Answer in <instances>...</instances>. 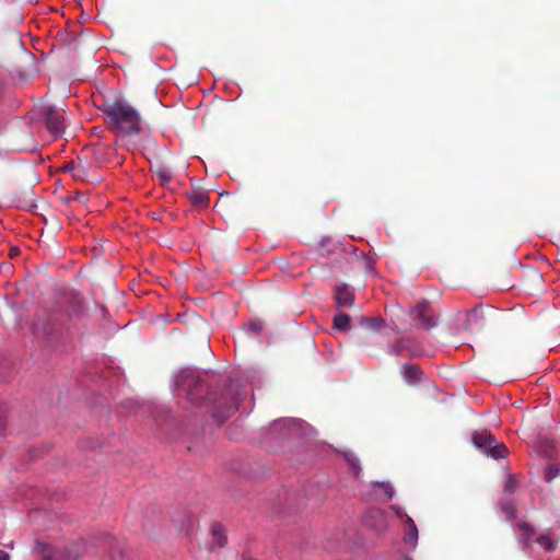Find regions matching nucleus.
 I'll return each mask as SVG.
<instances>
[{"instance_id": "f257e3e1", "label": "nucleus", "mask_w": 560, "mask_h": 560, "mask_svg": "<svg viewBox=\"0 0 560 560\" xmlns=\"http://www.w3.org/2000/svg\"><path fill=\"white\" fill-rule=\"evenodd\" d=\"M105 116V122L117 138L124 140L135 137L142 131L141 116L139 112L125 98L118 97L105 100L100 106Z\"/></svg>"}, {"instance_id": "f03ea898", "label": "nucleus", "mask_w": 560, "mask_h": 560, "mask_svg": "<svg viewBox=\"0 0 560 560\" xmlns=\"http://www.w3.org/2000/svg\"><path fill=\"white\" fill-rule=\"evenodd\" d=\"M243 397L240 386L233 381H229L225 390L220 398L212 400V417L218 421H223L231 417L237 409Z\"/></svg>"}, {"instance_id": "7ed1b4c3", "label": "nucleus", "mask_w": 560, "mask_h": 560, "mask_svg": "<svg viewBox=\"0 0 560 560\" xmlns=\"http://www.w3.org/2000/svg\"><path fill=\"white\" fill-rule=\"evenodd\" d=\"M176 386L184 390L189 401L200 405L203 400L210 399L208 384L199 375L191 371H184L176 377Z\"/></svg>"}, {"instance_id": "20e7f679", "label": "nucleus", "mask_w": 560, "mask_h": 560, "mask_svg": "<svg viewBox=\"0 0 560 560\" xmlns=\"http://www.w3.org/2000/svg\"><path fill=\"white\" fill-rule=\"evenodd\" d=\"M472 443L478 450L494 459L502 458L506 452V447L502 443H498L495 436L491 432H475L472 435Z\"/></svg>"}, {"instance_id": "39448f33", "label": "nucleus", "mask_w": 560, "mask_h": 560, "mask_svg": "<svg viewBox=\"0 0 560 560\" xmlns=\"http://www.w3.org/2000/svg\"><path fill=\"white\" fill-rule=\"evenodd\" d=\"M464 328L470 334H478L482 331L494 314L490 310L483 308L481 305L475 306L467 311Z\"/></svg>"}, {"instance_id": "423d86ee", "label": "nucleus", "mask_w": 560, "mask_h": 560, "mask_svg": "<svg viewBox=\"0 0 560 560\" xmlns=\"http://www.w3.org/2000/svg\"><path fill=\"white\" fill-rule=\"evenodd\" d=\"M43 114L45 116V125L50 135L55 138H59L65 131V118L59 110L52 106L43 107Z\"/></svg>"}, {"instance_id": "0eeeda50", "label": "nucleus", "mask_w": 560, "mask_h": 560, "mask_svg": "<svg viewBox=\"0 0 560 560\" xmlns=\"http://www.w3.org/2000/svg\"><path fill=\"white\" fill-rule=\"evenodd\" d=\"M413 319L418 320L420 326L430 330L436 326L434 313L428 302L418 303L412 310Z\"/></svg>"}, {"instance_id": "6e6552de", "label": "nucleus", "mask_w": 560, "mask_h": 560, "mask_svg": "<svg viewBox=\"0 0 560 560\" xmlns=\"http://www.w3.org/2000/svg\"><path fill=\"white\" fill-rule=\"evenodd\" d=\"M40 560H78L81 553L77 550L55 551L50 546L45 544L37 545Z\"/></svg>"}, {"instance_id": "1a4fd4ad", "label": "nucleus", "mask_w": 560, "mask_h": 560, "mask_svg": "<svg viewBox=\"0 0 560 560\" xmlns=\"http://www.w3.org/2000/svg\"><path fill=\"white\" fill-rule=\"evenodd\" d=\"M185 196L198 210L206 209L210 203L208 191L200 188H191L185 192Z\"/></svg>"}, {"instance_id": "9d476101", "label": "nucleus", "mask_w": 560, "mask_h": 560, "mask_svg": "<svg viewBox=\"0 0 560 560\" xmlns=\"http://www.w3.org/2000/svg\"><path fill=\"white\" fill-rule=\"evenodd\" d=\"M422 374V370L417 364H405L401 369V375L409 385H416L420 382Z\"/></svg>"}, {"instance_id": "9b49d317", "label": "nucleus", "mask_w": 560, "mask_h": 560, "mask_svg": "<svg viewBox=\"0 0 560 560\" xmlns=\"http://www.w3.org/2000/svg\"><path fill=\"white\" fill-rule=\"evenodd\" d=\"M404 540L407 545L415 547L418 541V528L415 521L410 516L405 520V535Z\"/></svg>"}, {"instance_id": "f8f14e48", "label": "nucleus", "mask_w": 560, "mask_h": 560, "mask_svg": "<svg viewBox=\"0 0 560 560\" xmlns=\"http://www.w3.org/2000/svg\"><path fill=\"white\" fill-rule=\"evenodd\" d=\"M336 303L339 306H350L353 304L354 295L348 288V285L342 284L337 287L335 293Z\"/></svg>"}, {"instance_id": "ddd939ff", "label": "nucleus", "mask_w": 560, "mask_h": 560, "mask_svg": "<svg viewBox=\"0 0 560 560\" xmlns=\"http://www.w3.org/2000/svg\"><path fill=\"white\" fill-rule=\"evenodd\" d=\"M351 317L346 313H337L334 316V328L348 331L350 329Z\"/></svg>"}, {"instance_id": "4468645a", "label": "nucleus", "mask_w": 560, "mask_h": 560, "mask_svg": "<svg viewBox=\"0 0 560 560\" xmlns=\"http://www.w3.org/2000/svg\"><path fill=\"white\" fill-rule=\"evenodd\" d=\"M361 325L372 331H378L384 326V322L377 317H362Z\"/></svg>"}, {"instance_id": "2eb2a0df", "label": "nucleus", "mask_w": 560, "mask_h": 560, "mask_svg": "<svg viewBox=\"0 0 560 560\" xmlns=\"http://www.w3.org/2000/svg\"><path fill=\"white\" fill-rule=\"evenodd\" d=\"M516 526H517L518 530L522 533V536L525 540V547H528L529 546L528 541L534 536L535 528L530 524L525 523V522H520V523H517Z\"/></svg>"}, {"instance_id": "dca6fc26", "label": "nucleus", "mask_w": 560, "mask_h": 560, "mask_svg": "<svg viewBox=\"0 0 560 560\" xmlns=\"http://www.w3.org/2000/svg\"><path fill=\"white\" fill-rule=\"evenodd\" d=\"M500 508L509 520H513L516 517V506L512 499L502 500L500 503Z\"/></svg>"}, {"instance_id": "f3484780", "label": "nucleus", "mask_w": 560, "mask_h": 560, "mask_svg": "<svg viewBox=\"0 0 560 560\" xmlns=\"http://www.w3.org/2000/svg\"><path fill=\"white\" fill-rule=\"evenodd\" d=\"M211 532H212L213 538L215 539V544L219 547H224L228 539H226V536L224 535L223 527L220 524H214V525H212Z\"/></svg>"}, {"instance_id": "a211bd4d", "label": "nucleus", "mask_w": 560, "mask_h": 560, "mask_svg": "<svg viewBox=\"0 0 560 560\" xmlns=\"http://www.w3.org/2000/svg\"><path fill=\"white\" fill-rule=\"evenodd\" d=\"M560 476V465L558 463H551L547 466L545 471V480L551 482Z\"/></svg>"}, {"instance_id": "6ab92c4d", "label": "nucleus", "mask_w": 560, "mask_h": 560, "mask_svg": "<svg viewBox=\"0 0 560 560\" xmlns=\"http://www.w3.org/2000/svg\"><path fill=\"white\" fill-rule=\"evenodd\" d=\"M155 176L161 182L162 185H165L172 179V172L167 167H159L155 170Z\"/></svg>"}, {"instance_id": "aec40b11", "label": "nucleus", "mask_w": 560, "mask_h": 560, "mask_svg": "<svg viewBox=\"0 0 560 560\" xmlns=\"http://www.w3.org/2000/svg\"><path fill=\"white\" fill-rule=\"evenodd\" d=\"M518 487V482L514 476H510L504 485V493L513 495Z\"/></svg>"}, {"instance_id": "412c9836", "label": "nucleus", "mask_w": 560, "mask_h": 560, "mask_svg": "<svg viewBox=\"0 0 560 560\" xmlns=\"http://www.w3.org/2000/svg\"><path fill=\"white\" fill-rule=\"evenodd\" d=\"M536 541L546 550H552L555 548V544L548 535H540L537 537Z\"/></svg>"}, {"instance_id": "4be33fe9", "label": "nucleus", "mask_w": 560, "mask_h": 560, "mask_svg": "<svg viewBox=\"0 0 560 560\" xmlns=\"http://www.w3.org/2000/svg\"><path fill=\"white\" fill-rule=\"evenodd\" d=\"M375 485L384 491L386 500H390L394 497V488L390 483L381 481Z\"/></svg>"}, {"instance_id": "5701e85b", "label": "nucleus", "mask_w": 560, "mask_h": 560, "mask_svg": "<svg viewBox=\"0 0 560 560\" xmlns=\"http://www.w3.org/2000/svg\"><path fill=\"white\" fill-rule=\"evenodd\" d=\"M410 343L409 339H400L394 346V351L396 354H400L405 349H407Z\"/></svg>"}, {"instance_id": "b1692460", "label": "nucleus", "mask_w": 560, "mask_h": 560, "mask_svg": "<svg viewBox=\"0 0 560 560\" xmlns=\"http://www.w3.org/2000/svg\"><path fill=\"white\" fill-rule=\"evenodd\" d=\"M77 168L78 170L71 172L72 176L75 178H82L85 173V168L81 164H77Z\"/></svg>"}, {"instance_id": "393cba45", "label": "nucleus", "mask_w": 560, "mask_h": 560, "mask_svg": "<svg viewBox=\"0 0 560 560\" xmlns=\"http://www.w3.org/2000/svg\"><path fill=\"white\" fill-rule=\"evenodd\" d=\"M392 509L394 510L396 515L401 517V518L406 520V516H408L406 513H404L402 509L400 506H398V505H393Z\"/></svg>"}, {"instance_id": "a878e982", "label": "nucleus", "mask_w": 560, "mask_h": 560, "mask_svg": "<svg viewBox=\"0 0 560 560\" xmlns=\"http://www.w3.org/2000/svg\"><path fill=\"white\" fill-rule=\"evenodd\" d=\"M63 170L71 173L72 171L78 170V168H77V164L73 161H70L65 164Z\"/></svg>"}, {"instance_id": "bb28decb", "label": "nucleus", "mask_w": 560, "mask_h": 560, "mask_svg": "<svg viewBox=\"0 0 560 560\" xmlns=\"http://www.w3.org/2000/svg\"><path fill=\"white\" fill-rule=\"evenodd\" d=\"M292 423V420H283V421H277L272 424V429L276 430L281 424H290Z\"/></svg>"}, {"instance_id": "cd10ccee", "label": "nucleus", "mask_w": 560, "mask_h": 560, "mask_svg": "<svg viewBox=\"0 0 560 560\" xmlns=\"http://www.w3.org/2000/svg\"><path fill=\"white\" fill-rule=\"evenodd\" d=\"M0 560H9V555L2 550H0Z\"/></svg>"}, {"instance_id": "c85d7f7f", "label": "nucleus", "mask_w": 560, "mask_h": 560, "mask_svg": "<svg viewBox=\"0 0 560 560\" xmlns=\"http://www.w3.org/2000/svg\"><path fill=\"white\" fill-rule=\"evenodd\" d=\"M18 254H19V249H18V248H13V249H11V254H10V255H11V257H13V256H15V255H18Z\"/></svg>"}, {"instance_id": "c756f323", "label": "nucleus", "mask_w": 560, "mask_h": 560, "mask_svg": "<svg viewBox=\"0 0 560 560\" xmlns=\"http://www.w3.org/2000/svg\"><path fill=\"white\" fill-rule=\"evenodd\" d=\"M117 556H118L119 558H122V550H120V549H119V550L117 551Z\"/></svg>"}, {"instance_id": "7c9ffc66", "label": "nucleus", "mask_w": 560, "mask_h": 560, "mask_svg": "<svg viewBox=\"0 0 560 560\" xmlns=\"http://www.w3.org/2000/svg\"><path fill=\"white\" fill-rule=\"evenodd\" d=\"M243 560H254L253 558L243 557Z\"/></svg>"}, {"instance_id": "2f4dec72", "label": "nucleus", "mask_w": 560, "mask_h": 560, "mask_svg": "<svg viewBox=\"0 0 560 560\" xmlns=\"http://www.w3.org/2000/svg\"><path fill=\"white\" fill-rule=\"evenodd\" d=\"M113 560H117L116 555H113Z\"/></svg>"}]
</instances>
